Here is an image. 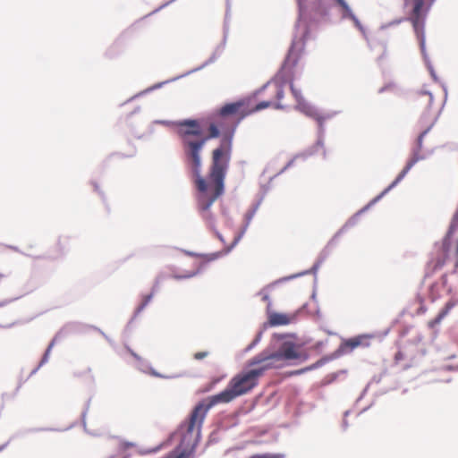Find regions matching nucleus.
Masks as SVG:
<instances>
[{"instance_id": "obj_1", "label": "nucleus", "mask_w": 458, "mask_h": 458, "mask_svg": "<svg viewBox=\"0 0 458 458\" xmlns=\"http://www.w3.org/2000/svg\"><path fill=\"white\" fill-rule=\"evenodd\" d=\"M284 81L278 75L265 85L264 90L271 98L252 106L249 100L241 99L227 103L208 119V134L204 136L201 125L197 120L180 122L178 135L182 141L184 162L188 169L196 172L202 169L201 151L207 141L221 136L219 145L211 152L208 169L227 172L233 151V139L240 123L250 114L267 107L284 108L283 102Z\"/></svg>"}, {"instance_id": "obj_2", "label": "nucleus", "mask_w": 458, "mask_h": 458, "mask_svg": "<svg viewBox=\"0 0 458 458\" xmlns=\"http://www.w3.org/2000/svg\"><path fill=\"white\" fill-rule=\"evenodd\" d=\"M257 366L256 369L235 375L224 391L198 403L190 415L187 433L193 434L196 432V435L199 436L204 419L210 408L217 403H230L236 397L251 391L258 385L259 378L267 370L264 364H258Z\"/></svg>"}, {"instance_id": "obj_3", "label": "nucleus", "mask_w": 458, "mask_h": 458, "mask_svg": "<svg viewBox=\"0 0 458 458\" xmlns=\"http://www.w3.org/2000/svg\"><path fill=\"white\" fill-rule=\"evenodd\" d=\"M189 170L193 176L194 184L199 191L197 198L198 209L207 225L214 228L216 220L209 208L217 198L224 193L226 172L208 169V175L205 178L201 175L202 169H199L198 172L194 169Z\"/></svg>"}, {"instance_id": "obj_4", "label": "nucleus", "mask_w": 458, "mask_h": 458, "mask_svg": "<svg viewBox=\"0 0 458 458\" xmlns=\"http://www.w3.org/2000/svg\"><path fill=\"white\" fill-rule=\"evenodd\" d=\"M300 354L292 343H284L279 352L268 353L263 352L257 356L253 357L249 365L264 364L267 370L274 368H281L284 361L287 360L298 359Z\"/></svg>"}, {"instance_id": "obj_5", "label": "nucleus", "mask_w": 458, "mask_h": 458, "mask_svg": "<svg viewBox=\"0 0 458 458\" xmlns=\"http://www.w3.org/2000/svg\"><path fill=\"white\" fill-rule=\"evenodd\" d=\"M434 2L435 0H404V7L411 8L409 20L416 31L421 49L425 46L424 20Z\"/></svg>"}, {"instance_id": "obj_6", "label": "nucleus", "mask_w": 458, "mask_h": 458, "mask_svg": "<svg viewBox=\"0 0 458 458\" xmlns=\"http://www.w3.org/2000/svg\"><path fill=\"white\" fill-rule=\"evenodd\" d=\"M290 88L292 90V94L295 98L296 106L295 108L299 110L300 112L305 114L308 116L312 117L313 119L317 120L318 123L323 122V117L319 114V112L314 108L312 106H310L303 98L301 95V92L300 89H298L294 84H293V79H291L290 81Z\"/></svg>"}, {"instance_id": "obj_7", "label": "nucleus", "mask_w": 458, "mask_h": 458, "mask_svg": "<svg viewBox=\"0 0 458 458\" xmlns=\"http://www.w3.org/2000/svg\"><path fill=\"white\" fill-rule=\"evenodd\" d=\"M293 319V316L277 312L270 314L268 318L269 324L274 327L288 325Z\"/></svg>"}, {"instance_id": "obj_8", "label": "nucleus", "mask_w": 458, "mask_h": 458, "mask_svg": "<svg viewBox=\"0 0 458 458\" xmlns=\"http://www.w3.org/2000/svg\"><path fill=\"white\" fill-rule=\"evenodd\" d=\"M367 340H368V336L359 335V336H356V337L347 340L344 343V346L349 348L350 350H353L359 346L367 347V346H369V343Z\"/></svg>"}, {"instance_id": "obj_9", "label": "nucleus", "mask_w": 458, "mask_h": 458, "mask_svg": "<svg viewBox=\"0 0 458 458\" xmlns=\"http://www.w3.org/2000/svg\"><path fill=\"white\" fill-rule=\"evenodd\" d=\"M13 316L8 309L0 305V327H5L13 323Z\"/></svg>"}, {"instance_id": "obj_10", "label": "nucleus", "mask_w": 458, "mask_h": 458, "mask_svg": "<svg viewBox=\"0 0 458 458\" xmlns=\"http://www.w3.org/2000/svg\"><path fill=\"white\" fill-rule=\"evenodd\" d=\"M415 101L422 104L425 108H428L433 102V96L429 92L421 91L417 94Z\"/></svg>"}, {"instance_id": "obj_11", "label": "nucleus", "mask_w": 458, "mask_h": 458, "mask_svg": "<svg viewBox=\"0 0 458 458\" xmlns=\"http://www.w3.org/2000/svg\"><path fill=\"white\" fill-rule=\"evenodd\" d=\"M338 4L343 8L344 16L352 19L355 25L359 28H360V23L358 21V19L355 17V15L352 13V10L348 6V4L345 3L344 0H336Z\"/></svg>"}, {"instance_id": "obj_12", "label": "nucleus", "mask_w": 458, "mask_h": 458, "mask_svg": "<svg viewBox=\"0 0 458 458\" xmlns=\"http://www.w3.org/2000/svg\"><path fill=\"white\" fill-rule=\"evenodd\" d=\"M416 160L412 159L407 163L403 171L399 174L396 179L392 182V184L386 190V191L394 187L399 182L403 180V178L406 175V174L410 171L412 165L415 164Z\"/></svg>"}, {"instance_id": "obj_13", "label": "nucleus", "mask_w": 458, "mask_h": 458, "mask_svg": "<svg viewBox=\"0 0 458 458\" xmlns=\"http://www.w3.org/2000/svg\"><path fill=\"white\" fill-rule=\"evenodd\" d=\"M197 273H198V270H197L196 267L194 266L191 269L183 270L180 273H174L172 277L174 279H188V278H191V277L194 276L195 275H197Z\"/></svg>"}, {"instance_id": "obj_14", "label": "nucleus", "mask_w": 458, "mask_h": 458, "mask_svg": "<svg viewBox=\"0 0 458 458\" xmlns=\"http://www.w3.org/2000/svg\"><path fill=\"white\" fill-rule=\"evenodd\" d=\"M284 455L282 454H270V453H265V454H257L250 456L249 458H284Z\"/></svg>"}, {"instance_id": "obj_15", "label": "nucleus", "mask_w": 458, "mask_h": 458, "mask_svg": "<svg viewBox=\"0 0 458 458\" xmlns=\"http://www.w3.org/2000/svg\"><path fill=\"white\" fill-rule=\"evenodd\" d=\"M153 297V293L147 294L143 296L142 301L140 304V306L137 308V312H140L144 310V308L148 304V302L151 301Z\"/></svg>"}, {"instance_id": "obj_16", "label": "nucleus", "mask_w": 458, "mask_h": 458, "mask_svg": "<svg viewBox=\"0 0 458 458\" xmlns=\"http://www.w3.org/2000/svg\"><path fill=\"white\" fill-rule=\"evenodd\" d=\"M404 359V354L402 351H398L395 354H394V362L395 364H398L401 360H403Z\"/></svg>"}, {"instance_id": "obj_17", "label": "nucleus", "mask_w": 458, "mask_h": 458, "mask_svg": "<svg viewBox=\"0 0 458 458\" xmlns=\"http://www.w3.org/2000/svg\"><path fill=\"white\" fill-rule=\"evenodd\" d=\"M53 346H54V342H52V343L49 344V346L47 347V351H46V352H45V355H44V357H43V359H42L41 363H44V362H46V361L47 360V357H48V355H49V353H50L51 349H52V347H53Z\"/></svg>"}, {"instance_id": "obj_18", "label": "nucleus", "mask_w": 458, "mask_h": 458, "mask_svg": "<svg viewBox=\"0 0 458 458\" xmlns=\"http://www.w3.org/2000/svg\"><path fill=\"white\" fill-rule=\"evenodd\" d=\"M208 352H196L194 354V359L196 360H201V359H204L208 356Z\"/></svg>"}, {"instance_id": "obj_19", "label": "nucleus", "mask_w": 458, "mask_h": 458, "mask_svg": "<svg viewBox=\"0 0 458 458\" xmlns=\"http://www.w3.org/2000/svg\"><path fill=\"white\" fill-rule=\"evenodd\" d=\"M160 449H161V445L157 446V447L152 448V449H149V450H148V451H145V452H143V454H152V453H157V452H158Z\"/></svg>"}, {"instance_id": "obj_20", "label": "nucleus", "mask_w": 458, "mask_h": 458, "mask_svg": "<svg viewBox=\"0 0 458 458\" xmlns=\"http://www.w3.org/2000/svg\"><path fill=\"white\" fill-rule=\"evenodd\" d=\"M448 367L452 369H458V362L448 365Z\"/></svg>"}, {"instance_id": "obj_21", "label": "nucleus", "mask_w": 458, "mask_h": 458, "mask_svg": "<svg viewBox=\"0 0 458 458\" xmlns=\"http://www.w3.org/2000/svg\"><path fill=\"white\" fill-rule=\"evenodd\" d=\"M291 55H292V54L290 53V54H289V55L287 56L285 65L287 64V63H289V62H290Z\"/></svg>"}, {"instance_id": "obj_22", "label": "nucleus", "mask_w": 458, "mask_h": 458, "mask_svg": "<svg viewBox=\"0 0 458 458\" xmlns=\"http://www.w3.org/2000/svg\"><path fill=\"white\" fill-rule=\"evenodd\" d=\"M4 277H5V275H4V274H0V281H1Z\"/></svg>"}, {"instance_id": "obj_23", "label": "nucleus", "mask_w": 458, "mask_h": 458, "mask_svg": "<svg viewBox=\"0 0 458 458\" xmlns=\"http://www.w3.org/2000/svg\"><path fill=\"white\" fill-rule=\"evenodd\" d=\"M457 356L456 355H452L449 357L450 360H453V359H455Z\"/></svg>"}, {"instance_id": "obj_24", "label": "nucleus", "mask_w": 458, "mask_h": 458, "mask_svg": "<svg viewBox=\"0 0 458 458\" xmlns=\"http://www.w3.org/2000/svg\"><path fill=\"white\" fill-rule=\"evenodd\" d=\"M213 256H214L213 257V259H216L218 256V254H213Z\"/></svg>"}, {"instance_id": "obj_25", "label": "nucleus", "mask_w": 458, "mask_h": 458, "mask_svg": "<svg viewBox=\"0 0 458 458\" xmlns=\"http://www.w3.org/2000/svg\"><path fill=\"white\" fill-rule=\"evenodd\" d=\"M3 449V446L0 447V451Z\"/></svg>"}]
</instances>
